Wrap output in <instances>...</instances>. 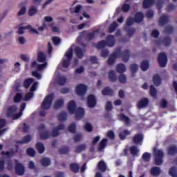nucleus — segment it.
Listing matches in <instances>:
<instances>
[{"instance_id":"37","label":"nucleus","mask_w":177,"mask_h":177,"mask_svg":"<svg viewBox=\"0 0 177 177\" xmlns=\"http://www.w3.org/2000/svg\"><path fill=\"white\" fill-rule=\"evenodd\" d=\"M129 150H130L131 154L133 155L134 157L139 156V149H138V147H136V146H131L130 147Z\"/></svg>"},{"instance_id":"18","label":"nucleus","mask_w":177,"mask_h":177,"mask_svg":"<svg viewBox=\"0 0 177 177\" xmlns=\"http://www.w3.org/2000/svg\"><path fill=\"white\" fill-rule=\"evenodd\" d=\"M106 45L111 48L115 45V38L113 35H109L106 37Z\"/></svg>"},{"instance_id":"55","label":"nucleus","mask_w":177,"mask_h":177,"mask_svg":"<svg viewBox=\"0 0 177 177\" xmlns=\"http://www.w3.org/2000/svg\"><path fill=\"white\" fill-rule=\"evenodd\" d=\"M118 80L120 84H126L127 81V76L125 75V74L120 75Z\"/></svg>"},{"instance_id":"8","label":"nucleus","mask_w":177,"mask_h":177,"mask_svg":"<svg viewBox=\"0 0 177 177\" xmlns=\"http://www.w3.org/2000/svg\"><path fill=\"white\" fill-rule=\"evenodd\" d=\"M118 55H120V49L116 50L115 52L110 55L107 61V64L109 66H113V64L115 63V60H117V57Z\"/></svg>"},{"instance_id":"62","label":"nucleus","mask_w":177,"mask_h":177,"mask_svg":"<svg viewBox=\"0 0 177 177\" xmlns=\"http://www.w3.org/2000/svg\"><path fill=\"white\" fill-rule=\"evenodd\" d=\"M82 139V133H77L75 136H73V140L74 142H81Z\"/></svg>"},{"instance_id":"24","label":"nucleus","mask_w":177,"mask_h":177,"mask_svg":"<svg viewBox=\"0 0 177 177\" xmlns=\"http://www.w3.org/2000/svg\"><path fill=\"white\" fill-rule=\"evenodd\" d=\"M99 34V30H93L92 32H88L86 35V38L88 41H92V39H95V35Z\"/></svg>"},{"instance_id":"12","label":"nucleus","mask_w":177,"mask_h":177,"mask_svg":"<svg viewBox=\"0 0 177 177\" xmlns=\"http://www.w3.org/2000/svg\"><path fill=\"white\" fill-rule=\"evenodd\" d=\"M119 55H120V57H122V62L124 63H127L128 60H129V50H125L122 52H121V50H120Z\"/></svg>"},{"instance_id":"20","label":"nucleus","mask_w":177,"mask_h":177,"mask_svg":"<svg viewBox=\"0 0 177 177\" xmlns=\"http://www.w3.org/2000/svg\"><path fill=\"white\" fill-rule=\"evenodd\" d=\"M108 78L110 82H117V75L114 71H110L108 73Z\"/></svg>"},{"instance_id":"5","label":"nucleus","mask_w":177,"mask_h":177,"mask_svg":"<svg viewBox=\"0 0 177 177\" xmlns=\"http://www.w3.org/2000/svg\"><path fill=\"white\" fill-rule=\"evenodd\" d=\"M158 63L160 67H167V63H168V57L165 53H160L158 55Z\"/></svg>"},{"instance_id":"45","label":"nucleus","mask_w":177,"mask_h":177,"mask_svg":"<svg viewBox=\"0 0 177 177\" xmlns=\"http://www.w3.org/2000/svg\"><path fill=\"white\" fill-rule=\"evenodd\" d=\"M142 158L145 162H149L151 158V155L149 152H145L142 156Z\"/></svg>"},{"instance_id":"53","label":"nucleus","mask_w":177,"mask_h":177,"mask_svg":"<svg viewBox=\"0 0 177 177\" xmlns=\"http://www.w3.org/2000/svg\"><path fill=\"white\" fill-rule=\"evenodd\" d=\"M134 23L135 19L131 17L127 18L126 20V26H127V27H131V26H133Z\"/></svg>"},{"instance_id":"33","label":"nucleus","mask_w":177,"mask_h":177,"mask_svg":"<svg viewBox=\"0 0 177 177\" xmlns=\"http://www.w3.org/2000/svg\"><path fill=\"white\" fill-rule=\"evenodd\" d=\"M153 81L156 86H160V85H161V77H160V75H155L153 77Z\"/></svg>"},{"instance_id":"60","label":"nucleus","mask_w":177,"mask_h":177,"mask_svg":"<svg viewBox=\"0 0 177 177\" xmlns=\"http://www.w3.org/2000/svg\"><path fill=\"white\" fill-rule=\"evenodd\" d=\"M84 129L86 132H92L93 131V127L91 123H86L84 125Z\"/></svg>"},{"instance_id":"64","label":"nucleus","mask_w":177,"mask_h":177,"mask_svg":"<svg viewBox=\"0 0 177 177\" xmlns=\"http://www.w3.org/2000/svg\"><path fill=\"white\" fill-rule=\"evenodd\" d=\"M127 35L129 36V37H133V35L135 34V31L136 30L134 29V28H129L127 30Z\"/></svg>"},{"instance_id":"21","label":"nucleus","mask_w":177,"mask_h":177,"mask_svg":"<svg viewBox=\"0 0 177 177\" xmlns=\"http://www.w3.org/2000/svg\"><path fill=\"white\" fill-rule=\"evenodd\" d=\"M172 39L169 37H165L160 40V44L164 46H170Z\"/></svg>"},{"instance_id":"9","label":"nucleus","mask_w":177,"mask_h":177,"mask_svg":"<svg viewBox=\"0 0 177 177\" xmlns=\"http://www.w3.org/2000/svg\"><path fill=\"white\" fill-rule=\"evenodd\" d=\"M88 91V87L85 84H78L76 86V93L79 96H84Z\"/></svg>"},{"instance_id":"44","label":"nucleus","mask_w":177,"mask_h":177,"mask_svg":"<svg viewBox=\"0 0 177 177\" xmlns=\"http://www.w3.org/2000/svg\"><path fill=\"white\" fill-rule=\"evenodd\" d=\"M40 138L43 140H46V139H49V138H50V133H49V131H43L40 133Z\"/></svg>"},{"instance_id":"11","label":"nucleus","mask_w":177,"mask_h":177,"mask_svg":"<svg viewBox=\"0 0 177 177\" xmlns=\"http://www.w3.org/2000/svg\"><path fill=\"white\" fill-rule=\"evenodd\" d=\"M101 93L104 96H114V90L110 86H106L102 90Z\"/></svg>"},{"instance_id":"63","label":"nucleus","mask_w":177,"mask_h":177,"mask_svg":"<svg viewBox=\"0 0 177 177\" xmlns=\"http://www.w3.org/2000/svg\"><path fill=\"white\" fill-rule=\"evenodd\" d=\"M130 9H131V5L128 3L123 4V6H122V12H129Z\"/></svg>"},{"instance_id":"40","label":"nucleus","mask_w":177,"mask_h":177,"mask_svg":"<svg viewBox=\"0 0 177 177\" xmlns=\"http://www.w3.org/2000/svg\"><path fill=\"white\" fill-rule=\"evenodd\" d=\"M109 142V140L107 138H103L98 145V149L100 150L103 149L107 145V142Z\"/></svg>"},{"instance_id":"56","label":"nucleus","mask_w":177,"mask_h":177,"mask_svg":"<svg viewBox=\"0 0 177 177\" xmlns=\"http://www.w3.org/2000/svg\"><path fill=\"white\" fill-rule=\"evenodd\" d=\"M37 12H38V10L37 9V7L32 6L28 11L29 16H34V15H36Z\"/></svg>"},{"instance_id":"47","label":"nucleus","mask_w":177,"mask_h":177,"mask_svg":"<svg viewBox=\"0 0 177 177\" xmlns=\"http://www.w3.org/2000/svg\"><path fill=\"white\" fill-rule=\"evenodd\" d=\"M35 149L33 148L29 147L26 149V154L29 156V157H35Z\"/></svg>"},{"instance_id":"46","label":"nucleus","mask_w":177,"mask_h":177,"mask_svg":"<svg viewBox=\"0 0 177 177\" xmlns=\"http://www.w3.org/2000/svg\"><path fill=\"white\" fill-rule=\"evenodd\" d=\"M130 70L131 71V74H136L138 73V70H139V65L136 64H133L130 66Z\"/></svg>"},{"instance_id":"13","label":"nucleus","mask_w":177,"mask_h":177,"mask_svg":"<svg viewBox=\"0 0 177 177\" xmlns=\"http://www.w3.org/2000/svg\"><path fill=\"white\" fill-rule=\"evenodd\" d=\"M134 22L135 23H142V21H143V19H145V15H143V12H136L134 15Z\"/></svg>"},{"instance_id":"6","label":"nucleus","mask_w":177,"mask_h":177,"mask_svg":"<svg viewBox=\"0 0 177 177\" xmlns=\"http://www.w3.org/2000/svg\"><path fill=\"white\" fill-rule=\"evenodd\" d=\"M53 102V97L52 95H47L41 103V109L43 110H49Z\"/></svg>"},{"instance_id":"36","label":"nucleus","mask_w":177,"mask_h":177,"mask_svg":"<svg viewBox=\"0 0 177 177\" xmlns=\"http://www.w3.org/2000/svg\"><path fill=\"white\" fill-rule=\"evenodd\" d=\"M63 106H64V100L58 99L57 101H55V109H62Z\"/></svg>"},{"instance_id":"48","label":"nucleus","mask_w":177,"mask_h":177,"mask_svg":"<svg viewBox=\"0 0 177 177\" xmlns=\"http://www.w3.org/2000/svg\"><path fill=\"white\" fill-rule=\"evenodd\" d=\"M68 131L71 133H75L77 131V127L75 126V123L71 124L68 127Z\"/></svg>"},{"instance_id":"26","label":"nucleus","mask_w":177,"mask_h":177,"mask_svg":"<svg viewBox=\"0 0 177 177\" xmlns=\"http://www.w3.org/2000/svg\"><path fill=\"white\" fill-rule=\"evenodd\" d=\"M154 2H156V0H144L142 2V8L144 9H149Z\"/></svg>"},{"instance_id":"38","label":"nucleus","mask_w":177,"mask_h":177,"mask_svg":"<svg viewBox=\"0 0 177 177\" xmlns=\"http://www.w3.org/2000/svg\"><path fill=\"white\" fill-rule=\"evenodd\" d=\"M32 82H34V79L32 78L26 79L24 82V86L25 89H28V88H30V85H31Z\"/></svg>"},{"instance_id":"22","label":"nucleus","mask_w":177,"mask_h":177,"mask_svg":"<svg viewBox=\"0 0 177 177\" xmlns=\"http://www.w3.org/2000/svg\"><path fill=\"white\" fill-rule=\"evenodd\" d=\"M97 168L101 172H104L107 169V165L104 160H100L97 164Z\"/></svg>"},{"instance_id":"49","label":"nucleus","mask_w":177,"mask_h":177,"mask_svg":"<svg viewBox=\"0 0 177 177\" xmlns=\"http://www.w3.org/2000/svg\"><path fill=\"white\" fill-rule=\"evenodd\" d=\"M66 82H67V77H66L64 76L60 77L57 80V84H58V85H60L61 86H63V85H64Z\"/></svg>"},{"instance_id":"29","label":"nucleus","mask_w":177,"mask_h":177,"mask_svg":"<svg viewBox=\"0 0 177 177\" xmlns=\"http://www.w3.org/2000/svg\"><path fill=\"white\" fill-rule=\"evenodd\" d=\"M150 67V63L147 60H143L140 64V68L142 71H147Z\"/></svg>"},{"instance_id":"42","label":"nucleus","mask_w":177,"mask_h":177,"mask_svg":"<svg viewBox=\"0 0 177 177\" xmlns=\"http://www.w3.org/2000/svg\"><path fill=\"white\" fill-rule=\"evenodd\" d=\"M31 142V136L26 135L25 136L21 141H19V143H21V145L30 143Z\"/></svg>"},{"instance_id":"54","label":"nucleus","mask_w":177,"mask_h":177,"mask_svg":"<svg viewBox=\"0 0 177 177\" xmlns=\"http://www.w3.org/2000/svg\"><path fill=\"white\" fill-rule=\"evenodd\" d=\"M21 99H23V95L21 93H17L14 97V102L15 103H19V102L21 101Z\"/></svg>"},{"instance_id":"27","label":"nucleus","mask_w":177,"mask_h":177,"mask_svg":"<svg viewBox=\"0 0 177 177\" xmlns=\"http://www.w3.org/2000/svg\"><path fill=\"white\" fill-rule=\"evenodd\" d=\"M85 150H86V145L82 144L76 146L75 149V153H82V151H85Z\"/></svg>"},{"instance_id":"10","label":"nucleus","mask_w":177,"mask_h":177,"mask_svg":"<svg viewBox=\"0 0 177 177\" xmlns=\"http://www.w3.org/2000/svg\"><path fill=\"white\" fill-rule=\"evenodd\" d=\"M16 165H15V172L17 175H19V176H21V175H24V172H26V169L24 168V166L21 163L17 162V160H16Z\"/></svg>"},{"instance_id":"7","label":"nucleus","mask_w":177,"mask_h":177,"mask_svg":"<svg viewBox=\"0 0 177 177\" xmlns=\"http://www.w3.org/2000/svg\"><path fill=\"white\" fill-rule=\"evenodd\" d=\"M97 101L96 97L93 94H90L87 97V106L89 109H93L96 106Z\"/></svg>"},{"instance_id":"59","label":"nucleus","mask_w":177,"mask_h":177,"mask_svg":"<svg viewBox=\"0 0 177 177\" xmlns=\"http://www.w3.org/2000/svg\"><path fill=\"white\" fill-rule=\"evenodd\" d=\"M165 32L166 34H172L174 32V26H168L165 28Z\"/></svg>"},{"instance_id":"34","label":"nucleus","mask_w":177,"mask_h":177,"mask_svg":"<svg viewBox=\"0 0 177 177\" xmlns=\"http://www.w3.org/2000/svg\"><path fill=\"white\" fill-rule=\"evenodd\" d=\"M40 164H41L42 167H49V165H50V164H51L50 158H43L40 160Z\"/></svg>"},{"instance_id":"2","label":"nucleus","mask_w":177,"mask_h":177,"mask_svg":"<svg viewBox=\"0 0 177 177\" xmlns=\"http://www.w3.org/2000/svg\"><path fill=\"white\" fill-rule=\"evenodd\" d=\"M17 111V106L12 105L8 108L7 110V117L8 118H12V120H17L21 117V113H16Z\"/></svg>"},{"instance_id":"57","label":"nucleus","mask_w":177,"mask_h":177,"mask_svg":"<svg viewBox=\"0 0 177 177\" xmlns=\"http://www.w3.org/2000/svg\"><path fill=\"white\" fill-rule=\"evenodd\" d=\"M106 136L109 138L111 140H113V139L115 138V134H114V131L109 130L106 133Z\"/></svg>"},{"instance_id":"28","label":"nucleus","mask_w":177,"mask_h":177,"mask_svg":"<svg viewBox=\"0 0 177 177\" xmlns=\"http://www.w3.org/2000/svg\"><path fill=\"white\" fill-rule=\"evenodd\" d=\"M75 53L78 59H82V57H84V51L80 46L75 48Z\"/></svg>"},{"instance_id":"58","label":"nucleus","mask_w":177,"mask_h":177,"mask_svg":"<svg viewBox=\"0 0 177 177\" xmlns=\"http://www.w3.org/2000/svg\"><path fill=\"white\" fill-rule=\"evenodd\" d=\"M105 110L106 111H111L113 110V104L111 101H107L105 105Z\"/></svg>"},{"instance_id":"51","label":"nucleus","mask_w":177,"mask_h":177,"mask_svg":"<svg viewBox=\"0 0 177 177\" xmlns=\"http://www.w3.org/2000/svg\"><path fill=\"white\" fill-rule=\"evenodd\" d=\"M59 121H66L67 120V113L66 112H61L58 115Z\"/></svg>"},{"instance_id":"61","label":"nucleus","mask_w":177,"mask_h":177,"mask_svg":"<svg viewBox=\"0 0 177 177\" xmlns=\"http://www.w3.org/2000/svg\"><path fill=\"white\" fill-rule=\"evenodd\" d=\"M160 106L162 109H166L167 106H168V101L164 98H162L160 102Z\"/></svg>"},{"instance_id":"1","label":"nucleus","mask_w":177,"mask_h":177,"mask_svg":"<svg viewBox=\"0 0 177 177\" xmlns=\"http://www.w3.org/2000/svg\"><path fill=\"white\" fill-rule=\"evenodd\" d=\"M68 111L70 114H75V117L77 121L81 120V118H84L85 115V110L84 108H77V104L74 100H71L68 103Z\"/></svg>"},{"instance_id":"35","label":"nucleus","mask_w":177,"mask_h":177,"mask_svg":"<svg viewBox=\"0 0 177 177\" xmlns=\"http://www.w3.org/2000/svg\"><path fill=\"white\" fill-rule=\"evenodd\" d=\"M128 135H131V131L128 130H124L122 132L119 133V138L121 140H125Z\"/></svg>"},{"instance_id":"41","label":"nucleus","mask_w":177,"mask_h":177,"mask_svg":"<svg viewBox=\"0 0 177 177\" xmlns=\"http://www.w3.org/2000/svg\"><path fill=\"white\" fill-rule=\"evenodd\" d=\"M117 27H118V24H117L115 21H113L109 28V32L110 34H113L115 30H117Z\"/></svg>"},{"instance_id":"43","label":"nucleus","mask_w":177,"mask_h":177,"mask_svg":"<svg viewBox=\"0 0 177 177\" xmlns=\"http://www.w3.org/2000/svg\"><path fill=\"white\" fill-rule=\"evenodd\" d=\"M149 94L152 97L157 96V88L153 85H151L149 88Z\"/></svg>"},{"instance_id":"19","label":"nucleus","mask_w":177,"mask_h":177,"mask_svg":"<svg viewBox=\"0 0 177 177\" xmlns=\"http://www.w3.org/2000/svg\"><path fill=\"white\" fill-rule=\"evenodd\" d=\"M142 140H143V134L142 133L136 134L133 138V142L135 145H139Z\"/></svg>"},{"instance_id":"16","label":"nucleus","mask_w":177,"mask_h":177,"mask_svg":"<svg viewBox=\"0 0 177 177\" xmlns=\"http://www.w3.org/2000/svg\"><path fill=\"white\" fill-rule=\"evenodd\" d=\"M167 154L168 156H176L177 154V147L176 145H171L167 147Z\"/></svg>"},{"instance_id":"50","label":"nucleus","mask_w":177,"mask_h":177,"mask_svg":"<svg viewBox=\"0 0 177 177\" xmlns=\"http://www.w3.org/2000/svg\"><path fill=\"white\" fill-rule=\"evenodd\" d=\"M107 45V43L105 40H101L98 41V43L96 45V48L97 49H103Z\"/></svg>"},{"instance_id":"14","label":"nucleus","mask_w":177,"mask_h":177,"mask_svg":"<svg viewBox=\"0 0 177 177\" xmlns=\"http://www.w3.org/2000/svg\"><path fill=\"white\" fill-rule=\"evenodd\" d=\"M168 21H169V17L168 15H162L159 18L158 24L159 26H165V24H167Z\"/></svg>"},{"instance_id":"23","label":"nucleus","mask_w":177,"mask_h":177,"mask_svg":"<svg viewBox=\"0 0 177 177\" xmlns=\"http://www.w3.org/2000/svg\"><path fill=\"white\" fill-rule=\"evenodd\" d=\"M35 146L39 154H43L45 152V146L42 142H38Z\"/></svg>"},{"instance_id":"3","label":"nucleus","mask_w":177,"mask_h":177,"mask_svg":"<svg viewBox=\"0 0 177 177\" xmlns=\"http://www.w3.org/2000/svg\"><path fill=\"white\" fill-rule=\"evenodd\" d=\"M73 48H69L68 50L65 53V56L66 57V59H64L62 61V67L64 68H67L69 67L70 64H71V60H73Z\"/></svg>"},{"instance_id":"25","label":"nucleus","mask_w":177,"mask_h":177,"mask_svg":"<svg viewBox=\"0 0 177 177\" xmlns=\"http://www.w3.org/2000/svg\"><path fill=\"white\" fill-rule=\"evenodd\" d=\"M58 151L59 154H63V155L68 154V153H70V147H68V146L67 145H64L59 149Z\"/></svg>"},{"instance_id":"17","label":"nucleus","mask_w":177,"mask_h":177,"mask_svg":"<svg viewBox=\"0 0 177 177\" xmlns=\"http://www.w3.org/2000/svg\"><path fill=\"white\" fill-rule=\"evenodd\" d=\"M137 106L138 109H143V107H147V106H149V99L143 98L138 102Z\"/></svg>"},{"instance_id":"52","label":"nucleus","mask_w":177,"mask_h":177,"mask_svg":"<svg viewBox=\"0 0 177 177\" xmlns=\"http://www.w3.org/2000/svg\"><path fill=\"white\" fill-rule=\"evenodd\" d=\"M169 174L171 177H177L176 167H172L169 170Z\"/></svg>"},{"instance_id":"32","label":"nucleus","mask_w":177,"mask_h":177,"mask_svg":"<svg viewBox=\"0 0 177 177\" xmlns=\"http://www.w3.org/2000/svg\"><path fill=\"white\" fill-rule=\"evenodd\" d=\"M46 60V55L44 52L40 51L37 55V62L39 63H44Z\"/></svg>"},{"instance_id":"30","label":"nucleus","mask_w":177,"mask_h":177,"mask_svg":"<svg viewBox=\"0 0 177 177\" xmlns=\"http://www.w3.org/2000/svg\"><path fill=\"white\" fill-rule=\"evenodd\" d=\"M161 174V169L158 167H153L151 169V174L153 176H158Z\"/></svg>"},{"instance_id":"39","label":"nucleus","mask_w":177,"mask_h":177,"mask_svg":"<svg viewBox=\"0 0 177 177\" xmlns=\"http://www.w3.org/2000/svg\"><path fill=\"white\" fill-rule=\"evenodd\" d=\"M120 121H122L123 122H125V124H128L129 122H131V119L125 115L124 113H121L120 115Z\"/></svg>"},{"instance_id":"31","label":"nucleus","mask_w":177,"mask_h":177,"mask_svg":"<svg viewBox=\"0 0 177 177\" xmlns=\"http://www.w3.org/2000/svg\"><path fill=\"white\" fill-rule=\"evenodd\" d=\"M117 73H120L122 74V73H125L127 71V68L125 67V64H118L116 66Z\"/></svg>"},{"instance_id":"15","label":"nucleus","mask_w":177,"mask_h":177,"mask_svg":"<svg viewBox=\"0 0 177 177\" xmlns=\"http://www.w3.org/2000/svg\"><path fill=\"white\" fill-rule=\"evenodd\" d=\"M69 168L73 174H78L80 172V165L76 162H73L69 165Z\"/></svg>"},{"instance_id":"4","label":"nucleus","mask_w":177,"mask_h":177,"mask_svg":"<svg viewBox=\"0 0 177 177\" xmlns=\"http://www.w3.org/2000/svg\"><path fill=\"white\" fill-rule=\"evenodd\" d=\"M153 154L155 156V165H161L163 162L164 151L161 149H157V147H154Z\"/></svg>"}]
</instances>
